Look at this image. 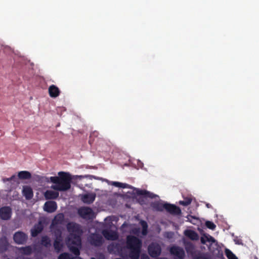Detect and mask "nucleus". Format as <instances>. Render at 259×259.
I'll return each mask as SVG.
<instances>
[{
  "instance_id": "1",
  "label": "nucleus",
  "mask_w": 259,
  "mask_h": 259,
  "mask_svg": "<svg viewBox=\"0 0 259 259\" xmlns=\"http://www.w3.org/2000/svg\"><path fill=\"white\" fill-rule=\"evenodd\" d=\"M58 177H51L50 181L55 185L51 186V188L59 191H66L71 188L72 177L69 172L60 171L58 174Z\"/></svg>"
},
{
  "instance_id": "2",
  "label": "nucleus",
  "mask_w": 259,
  "mask_h": 259,
  "mask_svg": "<svg viewBox=\"0 0 259 259\" xmlns=\"http://www.w3.org/2000/svg\"><path fill=\"white\" fill-rule=\"evenodd\" d=\"M126 247L130 249L129 257L131 259H139L142 245V241L138 237L128 235L126 237Z\"/></svg>"
},
{
  "instance_id": "3",
  "label": "nucleus",
  "mask_w": 259,
  "mask_h": 259,
  "mask_svg": "<svg viewBox=\"0 0 259 259\" xmlns=\"http://www.w3.org/2000/svg\"><path fill=\"white\" fill-rule=\"evenodd\" d=\"M67 229L69 232V240L73 245H80L81 235L82 231L80 226L73 222H70L67 225Z\"/></svg>"
},
{
  "instance_id": "4",
  "label": "nucleus",
  "mask_w": 259,
  "mask_h": 259,
  "mask_svg": "<svg viewBox=\"0 0 259 259\" xmlns=\"http://www.w3.org/2000/svg\"><path fill=\"white\" fill-rule=\"evenodd\" d=\"M148 252L152 257H157L161 253V246L157 243L152 242L148 247Z\"/></svg>"
},
{
  "instance_id": "5",
  "label": "nucleus",
  "mask_w": 259,
  "mask_h": 259,
  "mask_svg": "<svg viewBox=\"0 0 259 259\" xmlns=\"http://www.w3.org/2000/svg\"><path fill=\"white\" fill-rule=\"evenodd\" d=\"M13 239L17 244H24L28 239V236L23 232L18 231L14 234Z\"/></svg>"
},
{
  "instance_id": "6",
  "label": "nucleus",
  "mask_w": 259,
  "mask_h": 259,
  "mask_svg": "<svg viewBox=\"0 0 259 259\" xmlns=\"http://www.w3.org/2000/svg\"><path fill=\"white\" fill-rule=\"evenodd\" d=\"M90 243L95 246H101L103 243V238L101 235L98 234H92L89 237Z\"/></svg>"
},
{
  "instance_id": "7",
  "label": "nucleus",
  "mask_w": 259,
  "mask_h": 259,
  "mask_svg": "<svg viewBox=\"0 0 259 259\" xmlns=\"http://www.w3.org/2000/svg\"><path fill=\"white\" fill-rule=\"evenodd\" d=\"M169 252L171 254L177 256L179 259H183L185 256V253L184 249L180 246H171L169 249Z\"/></svg>"
},
{
  "instance_id": "8",
  "label": "nucleus",
  "mask_w": 259,
  "mask_h": 259,
  "mask_svg": "<svg viewBox=\"0 0 259 259\" xmlns=\"http://www.w3.org/2000/svg\"><path fill=\"white\" fill-rule=\"evenodd\" d=\"M78 212L81 218L85 219H91L93 214V210L88 207L80 208Z\"/></svg>"
},
{
  "instance_id": "9",
  "label": "nucleus",
  "mask_w": 259,
  "mask_h": 259,
  "mask_svg": "<svg viewBox=\"0 0 259 259\" xmlns=\"http://www.w3.org/2000/svg\"><path fill=\"white\" fill-rule=\"evenodd\" d=\"M62 241L63 239L61 233V232H59V233L56 235V238L53 243L55 250L57 253L60 252L63 248V244Z\"/></svg>"
},
{
  "instance_id": "10",
  "label": "nucleus",
  "mask_w": 259,
  "mask_h": 259,
  "mask_svg": "<svg viewBox=\"0 0 259 259\" xmlns=\"http://www.w3.org/2000/svg\"><path fill=\"white\" fill-rule=\"evenodd\" d=\"M12 215V209L9 206H3L0 208V218L3 220H9Z\"/></svg>"
},
{
  "instance_id": "11",
  "label": "nucleus",
  "mask_w": 259,
  "mask_h": 259,
  "mask_svg": "<svg viewBox=\"0 0 259 259\" xmlns=\"http://www.w3.org/2000/svg\"><path fill=\"white\" fill-rule=\"evenodd\" d=\"M164 209L170 214L179 215L181 213V210L178 206L174 204L165 203Z\"/></svg>"
},
{
  "instance_id": "12",
  "label": "nucleus",
  "mask_w": 259,
  "mask_h": 259,
  "mask_svg": "<svg viewBox=\"0 0 259 259\" xmlns=\"http://www.w3.org/2000/svg\"><path fill=\"white\" fill-rule=\"evenodd\" d=\"M102 234L108 240H116L118 237L117 233L112 230H104L102 231Z\"/></svg>"
},
{
  "instance_id": "13",
  "label": "nucleus",
  "mask_w": 259,
  "mask_h": 259,
  "mask_svg": "<svg viewBox=\"0 0 259 259\" xmlns=\"http://www.w3.org/2000/svg\"><path fill=\"white\" fill-rule=\"evenodd\" d=\"M96 194L95 193L85 194L81 197V200L87 204H91L95 200Z\"/></svg>"
},
{
  "instance_id": "14",
  "label": "nucleus",
  "mask_w": 259,
  "mask_h": 259,
  "mask_svg": "<svg viewBox=\"0 0 259 259\" xmlns=\"http://www.w3.org/2000/svg\"><path fill=\"white\" fill-rule=\"evenodd\" d=\"M57 208V203L55 201H47L44 204V210L50 213L56 211Z\"/></svg>"
},
{
  "instance_id": "15",
  "label": "nucleus",
  "mask_w": 259,
  "mask_h": 259,
  "mask_svg": "<svg viewBox=\"0 0 259 259\" xmlns=\"http://www.w3.org/2000/svg\"><path fill=\"white\" fill-rule=\"evenodd\" d=\"M43 230V226L40 222L35 224L33 228L31 230V235L32 237H35L38 235L39 233L41 232Z\"/></svg>"
},
{
  "instance_id": "16",
  "label": "nucleus",
  "mask_w": 259,
  "mask_h": 259,
  "mask_svg": "<svg viewBox=\"0 0 259 259\" xmlns=\"http://www.w3.org/2000/svg\"><path fill=\"white\" fill-rule=\"evenodd\" d=\"M48 91L50 96L52 98H56L58 97L60 94L59 89L54 84L50 86Z\"/></svg>"
},
{
  "instance_id": "17",
  "label": "nucleus",
  "mask_w": 259,
  "mask_h": 259,
  "mask_svg": "<svg viewBox=\"0 0 259 259\" xmlns=\"http://www.w3.org/2000/svg\"><path fill=\"white\" fill-rule=\"evenodd\" d=\"M22 193L23 196L27 200L31 199L33 196V193L32 188L27 186H24Z\"/></svg>"
},
{
  "instance_id": "18",
  "label": "nucleus",
  "mask_w": 259,
  "mask_h": 259,
  "mask_svg": "<svg viewBox=\"0 0 259 259\" xmlns=\"http://www.w3.org/2000/svg\"><path fill=\"white\" fill-rule=\"evenodd\" d=\"M136 194L138 195H142L146 198H150L152 199L155 198L157 196L156 194L146 190L137 189L136 190Z\"/></svg>"
},
{
  "instance_id": "19",
  "label": "nucleus",
  "mask_w": 259,
  "mask_h": 259,
  "mask_svg": "<svg viewBox=\"0 0 259 259\" xmlns=\"http://www.w3.org/2000/svg\"><path fill=\"white\" fill-rule=\"evenodd\" d=\"M200 240L202 244L207 245H210L215 242L214 238L209 235H204L201 237Z\"/></svg>"
},
{
  "instance_id": "20",
  "label": "nucleus",
  "mask_w": 259,
  "mask_h": 259,
  "mask_svg": "<svg viewBox=\"0 0 259 259\" xmlns=\"http://www.w3.org/2000/svg\"><path fill=\"white\" fill-rule=\"evenodd\" d=\"M44 196L47 200L55 199L59 196V193L52 190H47Z\"/></svg>"
},
{
  "instance_id": "21",
  "label": "nucleus",
  "mask_w": 259,
  "mask_h": 259,
  "mask_svg": "<svg viewBox=\"0 0 259 259\" xmlns=\"http://www.w3.org/2000/svg\"><path fill=\"white\" fill-rule=\"evenodd\" d=\"M185 235L192 240H197L199 238L198 234L194 231L187 230L185 231Z\"/></svg>"
},
{
  "instance_id": "22",
  "label": "nucleus",
  "mask_w": 259,
  "mask_h": 259,
  "mask_svg": "<svg viewBox=\"0 0 259 259\" xmlns=\"http://www.w3.org/2000/svg\"><path fill=\"white\" fill-rule=\"evenodd\" d=\"M20 252L24 255H29L33 252V248L31 246H26L25 247H21L18 248Z\"/></svg>"
},
{
  "instance_id": "23",
  "label": "nucleus",
  "mask_w": 259,
  "mask_h": 259,
  "mask_svg": "<svg viewBox=\"0 0 259 259\" xmlns=\"http://www.w3.org/2000/svg\"><path fill=\"white\" fill-rule=\"evenodd\" d=\"M18 177L20 180H28L31 178V174L28 171H21L18 172Z\"/></svg>"
},
{
  "instance_id": "24",
  "label": "nucleus",
  "mask_w": 259,
  "mask_h": 259,
  "mask_svg": "<svg viewBox=\"0 0 259 259\" xmlns=\"http://www.w3.org/2000/svg\"><path fill=\"white\" fill-rule=\"evenodd\" d=\"M152 207L157 211H162L164 209L165 203H162L160 202H155L151 204Z\"/></svg>"
},
{
  "instance_id": "25",
  "label": "nucleus",
  "mask_w": 259,
  "mask_h": 259,
  "mask_svg": "<svg viewBox=\"0 0 259 259\" xmlns=\"http://www.w3.org/2000/svg\"><path fill=\"white\" fill-rule=\"evenodd\" d=\"M58 259H82L80 256H73L72 255L67 252H63L61 253Z\"/></svg>"
},
{
  "instance_id": "26",
  "label": "nucleus",
  "mask_w": 259,
  "mask_h": 259,
  "mask_svg": "<svg viewBox=\"0 0 259 259\" xmlns=\"http://www.w3.org/2000/svg\"><path fill=\"white\" fill-rule=\"evenodd\" d=\"M69 246V249L76 256H79L80 255V249L81 247V243L80 245H74Z\"/></svg>"
},
{
  "instance_id": "27",
  "label": "nucleus",
  "mask_w": 259,
  "mask_h": 259,
  "mask_svg": "<svg viewBox=\"0 0 259 259\" xmlns=\"http://www.w3.org/2000/svg\"><path fill=\"white\" fill-rule=\"evenodd\" d=\"M41 244L46 248L51 245V240L47 236H44L41 237Z\"/></svg>"
},
{
  "instance_id": "28",
  "label": "nucleus",
  "mask_w": 259,
  "mask_h": 259,
  "mask_svg": "<svg viewBox=\"0 0 259 259\" xmlns=\"http://www.w3.org/2000/svg\"><path fill=\"white\" fill-rule=\"evenodd\" d=\"M120 248V246L118 243H112L108 246V250L110 253L119 251Z\"/></svg>"
},
{
  "instance_id": "29",
  "label": "nucleus",
  "mask_w": 259,
  "mask_h": 259,
  "mask_svg": "<svg viewBox=\"0 0 259 259\" xmlns=\"http://www.w3.org/2000/svg\"><path fill=\"white\" fill-rule=\"evenodd\" d=\"M8 246V242L6 237L0 238V248L6 250Z\"/></svg>"
},
{
  "instance_id": "30",
  "label": "nucleus",
  "mask_w": 259,
  "mask_h": 259,
  "mask_svg": "<svg viewBox=\"0 0 259 259\" xmlns=\"http://www.w3.org/2000/svg\"><path fill=\"white\" fill-rule=\"evenodd\" d=\"M141 224L142 227V234L143 235L145 236L148 233V225L145 221H141Z\"/></svg>"
},
{
  "instance_id": "31",
  "label": "nucleus",
  "mask_w": 259,
  "mask_h": 259,
  "mask_svg": "<svg viewBox=\"0 0 259 259\" xmlns=\"http://www.w3.org/2000/svg\"><path fill=\"white\" fill-rule=\"evenodd\" d=\"M64 219V215L62 213H60L56 215L54 220L53 223L56 224H61Z\"/></svg>"
},
{
  "instance_id": "32",
  "label": "nucleus",
  "mask_w": 259,
  "mask_h": 259,
  "mask_svg": "<svg viewBox=\"0 0 259 259\" xmlns=\"http://www.w3.org/2000/svg\"><path fill=\"white\" fill-rule=\"evenodd\" d=\"M192 202V199L190 198H186L184 200L180 201L179 204L183 206H188L190 204H191Z\"/></svg>"
},
{
  "instance_id": "33",
  "label": "nucleus",
  "mask_w": 259,
  "mask_h": 259,
  "mask_svg": "<svg viewBox=\"0 0 259 259\" xmlns=\"http://www.w3.org/2000/svg\"><path fill=\"white\" fill-rule=\"evenodd\" d=\"M205 225L208 229L212 230H214L216 227L215 225L212 222L209 221L206 222Z\"/></svg>"
},
{
  "instance_id": "34",
  "label": "nucleus",
  "mask_w": 259,
  "mask_h": 259,
  "mask_svg": "<svg viewBox=\"0 0 259 259\" xmlns=\"http://www.w3.org/2000/svg\"><path fill=\"white\" fill-rule=\"evenodd\" d=\"M228 259H239V258L231 250L228 249Z\"/></svg>"
},
{
  "instance_id": "35",
  "label": "nucleus",
  "mask_w": 259,
  "mask_h": 259,
  "mask_svg": "<svg viewBox=\"0 0 259 259\" xmlns=\"http://www.w3.org/2000/svg\"><path fill=\"white\" fill-rule=\"evenodd\" d=\"M185 248L188 252H192L194 249V246L192 243H189L186 244Z\"/></svg>"
},
{
  "instance_id": "36",
  "label": "nucleus",
  "mask_w": 259,
  "mask_h": 259,
  "mask_svg": "<svg viewBox=\"0 0 259 259\" xmlns=\"http://www.w3.org/2000/svg\"><path fill=\"white\" fill-rule=\"evenodd\" d=\"M16 179L15 175H13L10 178H5L3 179V181L4 182H10L12 181H15V179Z\"/></svg>"
},
{
  "instance_id": "37",
  "label": "nucleus",
  "mask_w": 259,
  "mask_h": 259,
  "mask_svg": "<svg viewBox=\"0 0 259 259\" xmlns=\"http://www.w3.org/2000/svg\"><path fill=\"white\" fill-rule=\"evenodd\" d=\"M234 241L235 242L236 244L241 245H243L242 240L237 236L234 237Z\"/></svg>"
},
{
  "instance_id": "38",
  "label": "nucleus",
  "mask_w": 259,
  "mask_h": 259,
  "mask_svg": "<svg viewBox=\"0 0 259 259\" xmlns=\"http://www.w3.org/2000/svg\"><path fill=\"white\" fill-rule=\"evenodd\" d=\"M120 186H120V188H130V186L128 184H126V183H121Z\"/></svg>"
},
{
  "instance_id": "39",
  "label": "nucleus",
  "mask_w": 259,
  "mask_h": 259,
  "mask_svg": "<svg viewBox=\"0 0 259 259\" xmlns=\"http://www.w3.org/2000/svg\"><path fill=\"white\" fill-rule=\"evenodd\" d=\"M193 259H207V257L204 255L195 256Z\"/></svg>"
},
{
  "instance_id": "40",
  "label": "nucleus",
  "mask_w": 259,
  "mask_h": 259,
  "mask_svg": "<svg viewBox=\"0 0 259 259\" xmlns=\"http://www.w3.org/2000/svg\"><path fill=\"white\" fill-rule=\"evenodd\" d=\"M140 228H135L133 230V233L135 234H138L140 232Z\"/></svg>"
},
{
  "instance_id": "41",
  "label": "nucleus",
  "mask_w": 259,
  "mask_h": 259,
  "mask_svg": "<svg viewBox=\"0 0 259 259\" xmlns=\"http://www.w3.org/2000/svg\"><path fill=\"white\" fill-rule=\"evenodd\" d=\"M113 185L115 186V187H119L120 188V185H121V183L120 182H113Z\"/></svg>"
},
{
  "instance_id": "42",
  "label": "nucleus",
  "mask_w": 259,
  "mask_h": 259,
  "mask_svg": "<svg viewBox=\"0 0 259 259\" xmlns=\"http://www.w3.org/2000/svg\"><path fill=\"white\" fill-rule=\"evenodd\" d=\"M98 135V133L97 132H93V133H92L90 135V139L91 138V137L93 136H97ZM89 142L90 143L91 142V139H90L89 140Z\"/></svg>"
},
{
  "instance_id": "43",
  "label": "nucleus",
  "mask_w": 259,
  "mask_h": 259,
  "mask_svg": "<svg viewBox=\"0 0 259 259\" xmlns=\"http://www.w3.org/2000/svg\"><path fill=\"white\" fill-rule=\"evenodd\" d=\"M141 259H150L148 256L146 254H143Z\"/></svg>"
},
{
  "instance_id": "44",
  "label": "nucleus",
  "mask_w": 259,
  "mask_h": 259,
  "mask_svg": "<svg viewBox=\"0 0 259 259\" xmlns=\"http://www.w3.org/2000/svg\"><path fill=\"white\" fill-rule=\"evenodd\" d=\"M205 205L208 208H212L211 205L209 203H206Z\"/></svg>"
},
{
  "instance_id": "45",
  "label": "nucleus",
  "mask_w": 259,
  "mask_h": 259,
  "mask_svg": "<svg viewBox=\"0 0 259 259\" xmlns=\"http://www.w3.org/2000/svg\"><path fill=\"white\" fill-rule=\"evenodd\" d=\"M77 177L79 178V179H81L82 178H84V177H90V176H76Z\"/></svg>"
},
{
  "instance_id": "46",
  "label": "nucleus",
  "mask_w": 259,
  "mask_h": 259,
  "mask_svg": "<svg viewBox=\"0 0 259 259\" xmlns=\"http://www.w3.org/2000/svg\"><path fill=\"white\" fill-rule=\"evenodd\" d=\"M224 253H225V255H227V248H225Z\"/></svg>"
},
{
  "instance_id": "47",
  "label": "nucleus",
  "mask_w": 259,
  "mask_h": 259,
  "mask_svg": "<svg viewBox=\"0 0 259 259\" xmlns=\"http://www.w3.org/2000/svg\"><path fill=\"white\" fill-rule=\"evenodd\" d=\"M91 259H95L94 257H92Z\"/></svg>"
},
{
  "instance_id": "48",
  "label": "nucleus",
  "mask_w": 259,
  "mask_h": 259,
  "mask_svg": "<svg viewBox=\"0 0 259 259\" xmlns=\"http://www.w3.org/2000/svg\"><path fill=\"white\" fill-rule=\"evenodd\" d=\"M207 259H208V258L207 257Z\"/></svg>"
}]
</instances>
